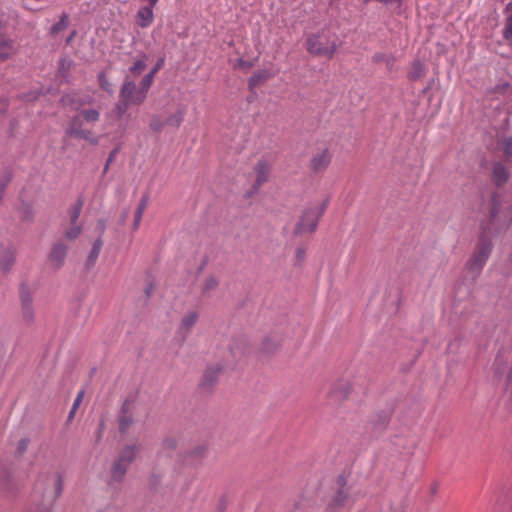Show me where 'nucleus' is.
Instances as JSON below:
<instances>
[{"mask_svg":"<svg viewBox=\"0 0 512 512\" xmlns=\"http://www.w3.org/2000/svg\"><path fill=\"white\" fill-rule=\"evenodd\" d=\"M305 46L311 55L328 59H332L337 50L336 41L330 40V33L325 28L316 33L309 34L306 38Z\"/></svg>","mask_w":512,"mask_h":512,"instance_id":"1","label":"nucleus"},{"mask_svg":"<svg viewBox=\"0 0 512 512\" xmlns=\"http://www.w3.org/2000/svg\"><path fill=\"white\" fill-rule=\"evenodd\" d=\"M492 249L491 237L487 234L486 228H483V232L478 237L475 250L466 264L467 269L471 272L480 273L489 259Z\"/></svg>","mask_w":512,"mask_h":512,"instance_id":"2","label":"nucleus"},{"mask_svg":"<svg viewBox=\"0 0 512 512\" xmlns=\"http://www.w3.org/2000/svg\"><path fill=\"white\" fill-rule=\"evenodd\" d=\"M333 489L334 494L328 502L326 512H335L336 509L345 507L350 498V487H348L347 477L344 473L336 477Z\"/></svg>","mask_w":512,"mask_h":512,"instance_id":"3","label":"nucleus"},{"mask_svg":"<svg viewBox=\"0 0 512 512\" xmlns=\"http://www.w3.org/2000/svg\"><path fill=\"white\" fill-rule=\"evenodd\" d=\"M394 414L393 408L380 409L374 411L366 424V429L373 437H380L383 435L391 422L392 416Z\"/></svg>","mask_w":512,"mask_h":512,"instance_id":"4","label":"nucleus"},{"mask_svg":"<svg viewBox=\"0 0 512 512\" xmlns=\"http://www.w3.org/2000/svg\"><path fill=\"white\" fill-rule=\"evenodd\" d=\"M503 205V196L498 192L494 191L490 195L489 201V209H488V217L486 223L481 224V229L486 228V232L488 233L490 230L494 228L497 230L496 225L501 219L500 209Z\"/></svg>","mask_w":512,"mask_h":512,"instance_id":"5","label":"nucleus"},{"mask_svg":"<svg viewBox=\"0 0 512 512\" xmlns=\"http://www.w3.org/2000/svg\"><path fill=\"white\" fill-rule=\"evenodd\" d=\"M495 503L493 512H511L512 511V483L502 482L495 492Z\"/></svg>","mask_w":512,"mask_h":512,"instance_id":"6","label":"nucleus"},{"mask_svg":"<svg viewBox=\"0 0 512 512\" xmlns=\"http://www.w3.org/2000/svg\"><path fill=\"white\" fill-rule=\"evenodd\" d=\"M320 217L317 216L314 209L307 208L302 211L298 222L295 224L293 234L300 236L305 232L314 233L318 228Z\"/></svg>","mask_w":512,"mask_h":512,"instance_id":"7","label":"nucleus"},{"mask_svg":"<svg viewBox=\"0 0 512 512\" xmlns=\"http://www.w3.org/2000/svg\"><path fill=\"white\" fill-rule=\"evenodd\" d=\"M206 445H198L190 450L180 452L177 455V462L181 467H197L207 455Z\"/></svg>","mask_w":512,"mask_h":512,"instance_id":"8","label":"nucleus"},{"mask_svg":"<svg viewBox=\"0 0 512 512\" xmlns=\"http://www.w3.org/2000/svg\"><path fill=\"white\" fill-rule=\"evenodd\" d=\"M19 297L21 302L22 318L27 325H31L34 323L35 314L31 290L26 282H22L19 286Z\"/></svg>","mask_w":512,"mask_h":512,"instance_id":"9","label":"nucleus"},{"mask_svg":"<svg viewBox=\"0 0 512 512\" xmlns=\"http://www.w3.org/2000/svg\"><path fill=\"white\" fill-rule=\"evenodd\" d=\"M0 491L7 497H15L19 492V484L14 477V472L6 465L0 466Z\"/></svg>","mask_w":512,"mask_h":512,"instance_id":"10","label":"nucleus"},{"mask_svg":"<svg viewBox=\"0 0 512 512\" xmlns=\"http://www.w3.org/2000/svg\"><path fill=\"white\" fill-rule=\"evenodd\" d=\"M223 367L221 365L208 366L202 376L199 383V388L211 393L218 383L219 374L222 372Z\"/></svg>","mask_w":512,"mask_h":512,"instance_id":"11","label":"nucleus"},{"mask_svg":"<svg viewBox=\"0 0 512 512\" xmlns=\"http://www.w3.org/2000/svg\"><path fill=\"white\" fill-rule=\"evenodd\" d=\"M229 351L234 358L246 356L251 351V346L245 336L233 338Z\"/></svg>","mask_w":512,"mask_h":512,"instance_id":"12","label":"nucleus"},{"mask_svg":"<svg viewBox=\"0 0 512 512\" xmlns=\"http://www.w3.org/2000/svg\"><path fill=\"white\" fill-rule=\"evenodd\" d=\"M273 77V74L268 69H261L253 73L248 79V89L254 96L257 95L255 88L259 85L266 83Z\"/></svg>","mask_w":512,"mask_h":512,"instance_id":"13","label":"nucleus"},{"mask_svg":"<svg viewBox=\"0 0 512 512\" xmlns=\"http://www.w3.org/2000/svg\"><path fill=\"white\" fill-rule=\"evenodd\" d=\"M254 171L257 174V177L254 181V189H257L268 181L270 174V165L266 160L261 159L256 163Z\"/></svg>","mask_w":512,"mask_h":512,"instance_id":"14","label":"nucleus"},{"mask_svg":"<svg viewBox=\"0 0 512 512\" xmlns=\"http://www.w3.org/2000/svg\"><path fill=\"white\" fill-rule=\"evenodd\" d=\"M353 391V386L348 380H339L332 389L331 394L339 401L347 400Z\"/></svg>","mask_w":512,"mask_h":512,"instance_id":"15","label":"nucleus"},{"mask_svg":"<svg viewBox=\"0 0 512 512\" xmlns=\"http://www.w3.org/2000/svg\"><path fill=\"white\" fill-rule=\"evenodd\" d=\"M142 445L140 444H131V445H125L119 452L117 458L124 463H127L128 465L132 464L135 459L137 458V455L141 452Z\"/></svg>","mask_w":512,"mask_h":512,"instance_id":"16","label":"nucleus"},{"mask_svg":"<svg viewBox=\"0 0 512 512\" xmlns=\"http://www.w3.org/2000/svg\"><path fill=\"white\" fill-rule=\"evenodd\" d=\"M331 162V154L328 149H324L321 153L316 154L311 159V169L315 172L324 171Z\"/></svg>","mask_w":512,"mask_h":512,"instance_id":"17","label":"nucleus"},{"mask_svg":"<svg viewBox=\"0 0 512 512\" xmlns=\"http://www.w3.org/2000/svg\"><path fill=\"white\" fill-rule=\"evenodd\" d=\"M510 174L501 162H495L492 169L491 180L497 187L503 186L509 180Z\"/></svg>","mask_w":512,"mask_h":512,"instance_id":"18","label":"nucleus"},{"mask_svg":"<svg viewBox=\"0 0 512 512\" xmlns=\"http://www.w3.org/2000/svg\"><path fill=\"white\" fill-rule=\"evenodd\" d=\"M15 262V253L11 247L0 244V269L6 273L11 270Z\"/></svg>","mask_w":512,"mask_h":512,"instance_id":"19","label":"nucleus"},{"mask_svg":"<svg viewBox=\"0 0 512 512\" xmlns=\"http://www.w3.org/2000/svg\"><path fill=\"white\" fill-rule=\"evenodd\" d=\"M129 466L130 465H128L127 463L121 462L118 458H116L110 470L112 481L121 483L126 476Z\"/></svg>","mask_w":512,"mask_h":512,"instance_id":"20","label":"nucleus"},{"mask_svg":"<svg viewBox=\"0 0 512 512\" xmlns=\"http://www.w3.org/2000/svg\"><path fill=\"white\" fill-rule=\"evenodd\" d=\"M67 255V246L63 242L55 243L49 253V259L52 262H57V267L62 266Z\"/></svg>","mask_w":512,"mask_h":512,"instance_id":"21","label":"nucleus"},{"mask_svg":"<svg viewBox=\"0 0 512 512\" xmlns=\"http://www.w3.org/2000/svg\"><path fill=\"white\" fill-rule=\"evenodd\" d=\"M137 24L141 28L150 26L154 19L153 7L150 5L141 7L137 12Z\"/></svg>","mask_w":512,"mask_h":512,"instance_id":"22","label":"nucleus"},{"mask_svg":"<svg viewBox=\"0 0 512 512\" xmlns=\"http://www.w3.org/2000/svg\"><path fill=\"white\" fill-rule=\"evenodd\" d=\"M80 115L72 117L69 122L65 134L68 137L76 138L77 136H83L82 120Z\"/></svg>","mask_w":512,"mask_h":512,"instance_id":"23","label":"nucleus"},{"mask_svg":"<svg viewBox=\"0 0 512 512\" xmlns=\"http://www.w3.org/2000/svg\"><path fill=\"white\" fill-rule=\"evenodd\" d=\"M102 247H103V239H96L93 242L92 249H91V251L86 259V262H85V268L87 270H90L92 267H94Z\"/></svg>","mask_w":512,"mask_h":512,"instance_id":"24","label":"nucleus"},{"mask_svg":"<svg viewBox=\"0 0 512 512\" xmlns=\"http://www.w3.org/2000/svg\"><path fill=\"white\" fill-rule=\"evenodd\" d=\"M135 90V83L130 80L129 76H126L119 92V99L131 102Z\"/></svg>","mask_w":512,"mask_h":512,"instance_id":"25","label":"nucleus"},{"mask_svg":"<svg viewBox=\"0 0 512 512\" xmlns=\"http://www.w3.org/2000/svg\"><path fill=\"white\" fill-rule=\"evenodd\" d=\"M279 347H280L279 341L275 340L274 338H272L270 336H266L262 341V344L260 347V352L265 355L271 356V355L275 354V352L279 349Z\"/></svg>","mask_w":512,"mask_h":512,"instance_id":"26","label":"nucleus"},{"mask_svg":"<svg viewBox=\"0 0 512 512\" xmlns=\"http://www.w3.org/2000/svg\"><path fill=\"white\" fill-rule=\"evenodd\" d=\"M426 73L425 65L419 59H416L412 62L411 71L408 73L407 77L410 81H417L422 78Z\"/></svg>","mask_w":512,"mask_h":512,"instance_id":"27","label":"nucleus"},{"mask_svg":"<svg viewBox=\"0 0 512 512\" xmlns=\"http://www.w3.org/2000/svg\"><path fill=\"white\" fill-rule=\"evenodd\" d=\"M84 205V197L80 195L76 202L68 209L70 224L74 225L77 224V221L80 217L82 208Z\"/></svg>","mask_w":512,"mask_h":512,"instance_id":"28","label":"nucleus"},{"mask_svg":"<svg viewBox=\"0 0 512 512\" xmlns=\"http://www.w3.org/2000/svg\"><path fill=\"white\" fill-rule=\"evenodd\" d=\"M20 219L24 222H32L34 220V210L29 202L21 200L20 205L17 207Z\"/></svg>","mask_w":512,"mask_h":512,"instance_id":"29","label":"nucleus"},{"mask_svg":"<svg viewBox=\"0 0 512 512\" xmlns=\"http://www.w3.org/2000/svg\"><path fill=\"white\" fill-rule=\"evenodd\" d=\"M69 16L63 12L58 22L54 23L50 28L51 36H56L61 31L65 30L69 26Z\"/></svg>","mask_w":512,"mask_h":512,"instance_id":"30","label":"nucleus"},{"mask_svg":"<svg viewBox=\"0 0 512 512\" xmlns=\"http://www.w3.org/2000/svg\"><path fill=\"white\" fill-rule=\"evenodd\" d=\"M118 431L120 434H125L134 423L133 415H118Z\"/></svg>","mask_w":512,"mask_h":512,"instance_id":"31","label":"nucleus"},{"mask_svg":"<svg viewBox=\"0 0 512 512\" xmlns=\"http://www.w3.org/2000/svg\"><path fill=\"white\" fill-rule=\"evenodd\" d=\"M162 474L156 469H152L148 477V487L150 491L156 492L161 484Z\"/></svg>","mask_w":512,"mask_h":512,"instance_id":"32","label":"nucleus"},{"mask_svg":"<svg viewBox=\"0 0 512 512\" xmlns=\"http://www.w3.org/2000/svg\"><path fill=\"white\" fill-rule=\"evenodd\" d=\"M80 116L87 123H95L100 119V112L97 109H83L80 110Z\"/></svg>","mask_w":512,"mask_h":512,"instance_id":"33","label":"nucleus"},{"mask_svg":"<svg viewBox=\"0 0 512 512\" xmlns=\"http://www.w3.org/2000/svg\"><path fill=\"white\" fill-rule=\"evenodd\" d=\"M97 80H98L99 87L103 91L107 92L110 95L113 94L112 84L109 82L105 71H101L98 73Z\"/></svg>","mask_w":512,"mask_h":512,"instance_id":"34","label":"nucleus"},{"mask_svg":"<svg viewBox=\"0 0 512 512\" xmlns=\"http://www.w3.org/2000/svg\"><path fill=\"white\" fill-rule=\"evenodd\" d=\"M72 67V61L66 57L60 58L58 62V74L65 78L68 75L70 68Z\"/></svg>","mask_w":512,"mask_h":512,"instance_id":"35","label":"nucleus"},{"mask_svg":"<svg viewBox=\"0 0 512 512\" xmlns=\"http://www.w3.org/2000/svg\"><path fill=\"white\" fill-rule=\"evenodd\" d=\"M142 59L135 61V63L129 68V72L134 75H140L146 69L147 55L143 54Z\"/></svg>","mask_w":512,"mask_h":512,"instance_id":"36","label":"nucleus"},{"mask_svg":"<svg viewBox=\"0 0 512 512\" xmlns=\"http://www.w3.org/2000/svg\"><path fill=\"white\" fill-rule=\"evenodd\" d=\"M219 286V281L215 276L209 275L202 287V294L205 295L211 290H215Z\"/></svg>","mask_w":512,"mask_h":512,"instance_id":"37","label":"nucleus"},{"mask_svg":"<svg viewBox=\"0 0 512 512\" xmlns=\"http://www.w3.org/2000/svg\"><path fill=\"white\" fill-rule=\"evenodd\" d=\"M81 233H82V226L74 224V225H71V227L65 231L64 236L67 240L73 241V240H76L81 235Z\"/></svg>","mask_w":512,"mask_h":512,"instance_id":"38","label":"nucleus"},{"mask_svg":"<svg viewBox=\"0 0 512 512\" xmlns=\"http://www.w3.org/2000/svg\"><path fill=\"white\" fill-rule=\"evenodd\" d=\"M13 179V172L11 169L5 167L2 170L1 177H0V188L6 191L9 183Z\"/></svg>","mask_w":512,"mask_h":512,"instance_id":"39","label":"nucleus"},{"mask_svg":"<svg viewBox=\"0 0 512 512\" xmlns=\"http://www.w3.org/2000/svg\"><path fill=\"white\" fill-rule=\"evenodd\" d=\"M83 396H84V391L81 390L77 394V396H76V398L74 400V403H73V405H72V407L70 409V412H69L68 418H67V423L71 422L74 419L76 411L79 408V406H80V404H81V402L83 400Z\"/></svg>","mask_w":512,"mask_h":512,"instance_id":"40","label":"nucleus"},{"mask_svg":"<svg viewBox=\"0 0 512 512\" xmlns=\"http://www.w3.org/2000/svg\"><path fill=\"white\" fill-rule=\"evenodd\" d=\"M183 112L177 111L176 113L170 115L166 120V125L173 126V127H179L181 123L183 122Z\"/></svg>","mask_w":512,"mask_h":512,"instance_id":"41","label":"nucleus"},{"mask_svg":"<svg viewBox=\"0 0 512 512\" xmlns=\"http://www.w3.org/2000/svg\"><path fill=\"white\" fill-rule=\"evenodd\" d=\"M198 319V314L196 312H189L182 318V327L186 329H190L193 327Z\"/></svg>","mask_w":512,"mask_h":512,"instance_id":"42","label":"nucleus"},{"mask_svg":"<svg viewBox=\"0 0 512 512\" xmlns=\"http://www.w3.org/2000/svg\"><path fill=\"white\" fill-rule=\"evenodd\" d=\"M503 38L512 43V14L509 15L505 20V27L503 30Z\"/></svg>","mask_w":512,"mask_h":512,"instance_id":"43","label":"nucleus"},{"mask_svg":"<svg viewBox=\"0 0 512 512\" xmlns=\"http://www.w3.org/2000/svg\"><path fill=\"white\" fill-rule=\"evenodd\" d=\"M29 443L30 439L27 437L19 440L14 454L16 458H19L24 455V453L27 451Z\"/></svg>","mask_w":512,"mask_h":512,"instance_id":"44","label":"nucleus"},{"mask_svg":"<svg viewBox=\"0 0 512 512\" xmlns=\"http://www.w3.org/2000/svg\"><path fill=\"white\" fill-rule=\"evenodd\" d=\"M63 492V478L61 474L56 475V479L54 482V499L53 502L56 501Z\"/></svg>","mask_w":512,"mask_h":512,"instance_id":"45","label":"nucleus"},{"mask_svg":"<svg viewBox=\"0 0 512 512\" xmlns=\"http://www.w3.org/2000/svg\"><path fill=\"white\" fill-rule=\"evenodd\" d=\"M500 216L503 224L509 226L512 223V203L509 204L503 211L500 209Z\"/></svg>","mask_w":512,"mask_h":512,"instance_id":"46","label":"nucleus"},{"mask_svg":"<svg viewBox=\"0 0 512 512\" xmlns=\"http://www.w3.org/2000/svg\"><path fill=\"white\" fill-rule=\"evenodd\" d=\"M502 152L507 160H512V137L504 139Z\"/></svg>","mask_w":512,"mask_h":512,"instance_id":"47","label":"nucleus"},{"mask_svg":"<svg viewBox=\"0 0 512 512\" xmlns=\"http://www.w3.org/2000/svg\"><path fill=\"white\" fill-rule=\"evenodd\" d=\"M165 126H166L165 121H162L158 116H153V117L151 118V121H150L149 127H150L154 132H161Z\"/></svg>","mask_w":512,"mask_h":512,"instance_id":"48","label":"nucleus"},{"mask_svg":"<svg viewBox=\"0 0 512 512\" xmlns=\"http://www.w3.org/2000/svg\"><path fill=\"white\" fill-rule=\"evenodd\" d=\"M130 104L131 102L129 101H124L122 99L118 100V102L115 104V111L119 118H121L126 113Z\"/></svg>","mask_w":512,"mask_h":512,"instance_id":"49","label":"nucleus"},{"mask_svg":"<svg viewBox=\"0 0 512 512\" xmlns=\"http://www.w3.org/2000/svg\"><path fill=\"white\" fill-rule=\"evenodd\" d=\"M45 93L42 91V89H39V90H35V91H30L28 93H25L23 96H22V99L24 101H27V102H35L37 101L42 95H44Z\"/></svg>","mask_w":512,"mask_h":512,"instance_id":"50","label":"nucleus"},{"mask_svg":"<svg viewBox=\"0 0 512 512\" xmlns=\"http://www.w3.org/2000/svg\"><path fill=\"white\" fill-rule=\"evenodd\" d=\"M154 289H155V284H154L153 277L150 275H147L146 286L144 289V293H145L147 301L151 298Z\"/></svg>","mask_w":512,"mask_h":512,"instance_id":"51","label":"nucleus"},{"mask_svg":"<svg viewBox=\"0 0 512 512\" xmlns=\"http://www.w3.org/2000/svg\"><path fill=\"white\" fill-rule=\"evenodd\" d=\"M154 76L151 73H147L140 82V89L147 91L150 89L153 83Z\"/></svg>","mask_w":512,"mask_h":512,"instance_id":"52","label":"nucleus"},{"mask_svg":"<svg viewBox=\"0 0 512 512\" xmlns=\"http://www.w3.org/2000/svg\"><path fill=\"white\" fill-rule=\"evenodd\" d=\"M146 94H147V91H143V90L139 89L138 91H136L135 96H132L131 103L135 104V105L142 104L144 102V100L146 99Z\"/></svg>","mask_w":512,"mask_h":512,"instance_id":"53","label":"nucleus"},{"mask_svg":"<svg viewBox=\"0 0 512 512\" xmlns=\"http://www.w3.org/2000/svg\"><path fill=\"white\" fill-rule=\"evenodd\" d=\"M105 230H106V220L98 219L97 223H96V226H95V231L98 233L97 239H102L103 238Z\"/></svg>","mask_w":512,"mask_h":512,"instance_id":"54","label":"nucleus"},{"mask_svg":"<svg viewBox=\"0 0 512 512\" xmlns=\"http://www.w3.org/2000/svg\"><path fill=\"white\" fill-rule=\"evenodd\" d=\"M77 139H84L87 140L91 145H98V139L95 137H92V132L90 130H83V136H77Z\"/></svg>","mask_w":512,"mask_h":512,"instance_id":"55","label":"nucleus"},{"mask_svg":"<svg viewBox=\"0 0 512 512\" xmlns=\"http://www.w3.org/2000/svg\"><path fill=\"white\" fill-rule=\"evenodd\" d=\"M329 201H330L329 198H326L322 201V203L317 208H313L318 217L322 218V216L326 212V209L329 205Z\"/></svg>","mask_w":512,"mask_h":512,"instance_id":"56","label":"nucleus"},{"mask_svg":"<svg viewBox=\"0 0 512 512\" xmlns=\"http://www.w3.org/2000/svg\"><path fill=\"white\" fill-rule=\"evenodd\" d=\"M403 1L404 0H363V3L368 4L369 2H377L386 6L396 3L398 7H401L403 5Z\"/></svg>","mask_w":512,"mask_h":512,"instance_id":"57","label":"nucleus"},{"mask_svg":"<svg viewBox=\"0 0 512 512\" xmlns=\"http://www.w3.org/2000/svg\"><path fill=\"white\" fill-rule=\"evenodd\" d=\"M163 447L169 450H175L177 448V440L173 437H168L163 440Z\"/></svg>","mask_w":512,"mask_h":512,"instance_id":"58","label":"nucleus"},{"mask_svg":"<svg viewBox=\"0 0 512 512\" xmlns=\"http://www.w3.org/2000/svg\"><path fill=\"white\" fill-rule=\"evenodd\" d=\"M143 213H144V211L136 208L135 213H134L133 230L138 229L139 224L142 219V216H143Z\"/></svg>","mask_w":512,"mask_h":512,"instance_id":"59","label":"nucleus"},{"mask_svg":"<svg viewBox=\"0 0 512 512\" xmlns=\"http://www.w3.org/2000/svg\"><path fill=\"white\" fill-rule=\"evenodd\" d=\"M237 66L241 69L248 71L253 67V62L239 58L237 60Z\"/></svg>","mask_w":512,"mask_h":512,"instance_id":"60","label":"nucleus"},{"mask_svg":"<svg viewBox=\"0 0 512 512\" xmlns=\"http://www.w3.org/2000/svg\"><path fill=\"white\" fill-rule=\"evenodd\" d=\"M164 63H165V58L164 57H160L157 62L155 63L154 67L151 69V71L149 73H151L153 76H155V74L161 70L164 66Z\"/></svg>","mask_w":512,"mask_h":512,"instance_id":"61","label":"nucleus"},{"mask_svg":"<svg viewBox=\"0 0 512 512\" xmlns=\"http://www.w3.org/2000/svg\"><path fill=\"white\" fill-rule=\"evenodd\" d=\"M227 499L225 496H221L219 501H218V505H217V508H216V512H226L227 510Z\"/></svg>","mask_w":512,"mask_h":512,"instance_id":"62","label":"nucleus"},{"mask_svg":"<svg viewBox=\"0 0 512 512\" xmlns=\"http://www.w3.org/2000/svg\"><path fill=\"white\" fill-rule=\"evenodd\" d=\"M306 250L302 247H298L296 249V265H300V263L305 259Z\"/></svg>","mask_w":512,"mask_h":512,"instance_id":"63","label":"nucleus"},{"mask_svg":"<svg viewBox=\"0 0 512 512\" xmlns=\"http://www.w3.org/2000/svg\"><path fill=\"white\" fill-rule=\"evenodd\" d=\"M208 262H209V258L206 255V256L203 257V259L201 260V263L199 264V266L196 269V275L197 276H199L204 271V269L206 268Z\"/></svg>","mask_w":512,"mask_h":512,"instance_id":"64","label":"nucleus"}]
</instances>
